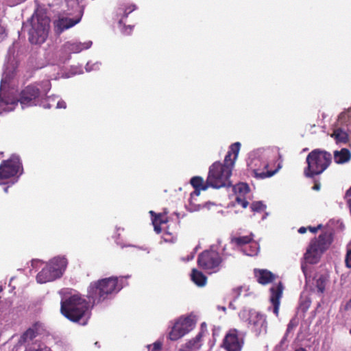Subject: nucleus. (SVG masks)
Listing matches in <instances>:
<instances>
[{
  "label": "nucleus",
  "instance_id": "49530a36",
  "mask_svg": "<svg viewBox=\"0 0 351 351\" xmlns=\"http://www.w3.org/2000/svg\"><path fill=\"white\" fill-rule=\"evenodd\" d=\"M249 202L247 200L243 199V208H247Z\"/></svg>",
  "mask_w": 351,
  "mask_h": 351
},
{
  "label": "nucleus",
  "instance_id": "c03bdc74",
  "mask_svg": "<svg viewBox=\"0 0 351 351\" xmlns=\"http://www.w3.org/2000/svg\"><path fill=\"white\" fill-rule=\"evenodd\" d=\"M344 308L346 311H349L351 309V298L347 302L344 306Z\"/></svg>",
  "mask_w": 351,
  "mask_h": 351
},
{
  "label": "nucleus",
  "instance_id": "6e6d98bb",
  "mask_svg": "<svg viewBox=\"0 0 351 351\" xmlns=\"http://www.w3.org/2000/svg\"><path fill=\"white\" fill-rule=\"evenodd\" d=\"M38 261H35V260L32 261V266H34V264H35L36 263H38Z\"/></svg>",
  "mask_w": 351,
  "mask_h": 351
},
{
  "label": "nucleus",
  "instance_id": "79ce46f5",
  "mask_svg": "<svg viewBox=\"0 0 351 351\" xmlns=\"http://www.w3.org/2000/svg\"><path fill=\"white\" fill-rule=\"evenodd\" d=\"M322 227V225L319 224V226H317V227H311V226H309L308 227V229L311 232L315 233L319 229H320Z\"/></svg>",
  "mask_w": 351,
  "mask_h": 351
},
{
  "label": "nucleus",
  "instance_id": "393cba45",
  "mask_svg": "<svg viewBox=\"0 0 351 351\" xmlns=\"http://www.w3.org/2000/svg\"><path fill=\"white\" fill-rule=\"evenodd\" d=\"M191 279L199 287H204L206 284V276L196 269L192 270Z\"/></svg>",
  "mask_w": 351,
  "mask_h": 351
},
{
  "label": "nucleus",
  "instance_id": "f03ea898",
  "mask_svg": "<svg viewBox=\"0 0 351 351\" xmlns=\"http://www.w3.org/2000/svg\"><path fill=\"white\" fill-rule=\"evenodd\" d=\"M123 277H109L92 282L88 288L87 297L90 301L99 304L122 288Z\"/></svg>",
  "mask_w": 351,
  "mask_h": 351
},
{
  "label": "nucleus",
  "instance_id": "412c9836",
  "mask_svg": "<svg viewBox=\"0 0 351 351\" xmlns=\"http://www.w3.org/2000/svg\"><path fill=\"white\" fill-rule=\"evenodd\" d=\"M228 248H231L234 251H241V237L232 235L230 243L223 247L224 254L231 256L233 253L230 252Z\"/></svg>",
  "mask_w": 351,
  "mask_h": 351
},
{
  "label": "nucleus",
  "instance_id": "6ab92c4d",
  "mask_svg": "<svg viewBox=\"0 0 351 351\" xmlns=\"http://www.w3.org/2000/svg\"><path fill=\"white\" fill-rule=\"evenodd\" d=\"M41 328V323H34L32 327L29 328L25 332H24L22 334L19 339V343H25L29 341L34 339L40 333Z\"/></svg>",
  "mask_w": 351,
  "mask_h": 351
},
{
  "label": "nucleus",
  "instance_id": "de8ad7c7",
  "mask_svg": "<svg viewBox=\"0 0 351 351\" xmlns=\"http://www.w3.org/2000/svg\"><path fill=\"white\" fill-rule=\"evenodd\" d=\"M319 189H320V184H319V183L315 184L313 186V190L318 191V190H319Z\"/></svg>",
  "mask_w": 351,
  "mask_h": 351
},
{
  "label": "nucleus",
  "instance_id": "39448f33",
  "mask_svg": "<svg viewBox=\"0 0 351 351\" xmlns=\"http://www.w3.org/2000/svg\"><path fill=\"white\" fill-rule=\"evenodd\" d=\"M331 160L332 156L329 152L319 149L313 150L306 157L307 167L304 169L305 176L313 178L314 176L321 174L330 165Z\"/></svg>",
  "mask_w": 351,
  "mask_h": 351
},
{
  "label": "nucleus",
  "instance_id": "1a4fd4ad",
  "mask_svg": "<svg viewBox=\"0 0 351 351\" xmlns=\"http://www.w3.org/2000/svg\"><path fill=\"white\" fill-rule=\"evenodd\" d=\"M195 326V321L192 316L180 317L169 332V338L171 341H177L191 331Z\"/></svg>",
  "mask_w": 351,
  "mask_h": 351
},
{
  "label": "nucleus",
  "instance_id": "f257e3e1",
  "mask_svg": "<svg viewBox=\"0 0 351 351\" xmlns=\"http://www.w3.org/2000/svg\"><path fill=\"white\" fill-rule=\"evenodd\" d=\"M240 145L239 142L232 144L225 156L224 163L215 162L209 167L207 177L208 183L210 184V187L219 189L231 185L229 178L237 158Z\"/></svg>",
  "mask_w": 351,
  "mask_h": 351
},
{
  "label": "nucleus",
  "instance_id": "13d9d810",
  "mask_svg": "<svg viewBox=\"0 0 351 351\" xmlns=\"http://www.w3.org/2000/svg\"><path fill=\"white\" fill-rule=\"evenodd\" d=\"M234 206H235L234 203H232V204H231V206H232V207H234Z\"/></svg>",
  "mask_w": 351,
  "mask_h": 351
},
{
  "label": "nucleus",
  "instance_id": "f8f14e48",
  "mask_svg": "<svg viewBox=\"0 0 351 351\" xmlns=\"http://www.w3.org/2000/svg\"><path fill=\"white\" fill-rule=\"evenodd\" d=\"M247 328L258 337L267 332V322L265 317L260 313L250 310L245 319Z\"/></svg>",
  "mask_w": 351,
  "mask_h": 351
},
{
  "label": "nucleus",
  "instance_id": "0eeeda50",
  "mask_svg": "<svg viewBox=\"0 0 351 351\" xmlns=\"http://www.w3.org/2000/svg\"><path fill=\"white\" fill-rule=\"evenodd\" d=\"M23 171L20 158L16 155H12L8 160H4L0 165V185L8 184L11 182L13 184L18 178V174H21Z\"/></svg>",
  "mask_w": 351,
  "mask_h": 351
},
{
  "label": "nucleus",
  "instance_id": "ea45409f",
  "mask_svg": "<svg viewBox=\"0 0 351 351\" xmlns=\"http://www.w3.org/2000/svg\"><path fill=\"white\" fill-rule=\"evenodd\" d=\"M6 36L5 30L3 27L0 26V41L3 40Z\"/></svg>",
  "mask_w": 351,
  "mask_h": 351
},
{
  "label": "nucleus",
  "instance_id": "b1692460",
  "mask_svg": "<svg viewBox=\"0 0 351 351\" xmlns=\"http://www.w3.org/2000/svg\"><path fill=\"white\" fill-rule=\"evenodd\" d=\"M350 158L351 154L350 151L346 148L334 152V160L337 164L346 163L350 160Z\"/></svg>",
  "mask_w": 351,
  "mask_h": 351
},
{
  "label": "nucleus",
  "instance_id": "a19ab883",
  "mask_svg": "<svg viewBox=\"0 0 351 351\" xmlns=\"http://www.w3.org/2000/svg\"><path fill=\"white\" fill-rule=\"evenodd\" d=\"M250 191V186L247 183L243 182V193H247Z\"/></svg>",
  "mask_w": 351,
  "mask_h": 351
},
{
  "label": "nucleus",
  "instance_id": "4c0bfd02",
  "mask_svg": "<svg viewBox=\"0 0 351 351\" xmlns=\"http://www.w3.org/2000/svg\"><path fill=\"white\" fill-rule=\"evenodd\" d=\"M345 263L347 267L351 268V248L347 252Z\"/></svg>",
  "mask_w": 351,
  "mask_h": 351
},
{
  "label": "nucleus",
  "instance_id": "4468645a",
  "mask_svg": "<svg viewBox=\"0 0 351 351\" xmlns=\"http://www.w3.org/2000/svg\"><path fill=\"white\" fill-rule=\"evenodd\" d=\"M283 289L284 287L281 282L274 285L270 288L271 295L269 300L273 305V312L276 316L278 315L280 300L282 296Z\"/></svg>",
  "mask_w": 351,
  "mask_h": 351
},
{
  "label": "nucleus",
  "instance_id": "c756f323",
  "mask_svg": "<svg viewBox=\"0 0 351 351\" xmlns=\"http://www.w3.org/2000/svg\"><path fill=\"white\" fill-rule=\"evenodd\" d=\"M199 348V346H196L194 343V341L191 339L185 343L181 345L180 348H179V351H192Z\"/></svg>",
  "mask_w": 351,
  "mask_h": 351
},
{
  "label": "nucleus",
  "instance_id": "4d7b16f0",
  "mask_svg": "<svg viewBox=\"0 0 351 351\" xmlns=\"http://www.w3.org/2000/svg\"><path fill=\"white\" fill-rule=\"evenodd\" d=\"M286 339H287V337H286V336H285V337L282 338V341H281V342H280V343H282L283 342H285V341Z\"/></svg>",
  "mask_w": 351,
  "mask_h": 351
},
{
  "label": "nucleus",
  "instance_id": "5fc2aeb1",
  "mask_svg": "<svg viewBox=\"0 0 351 351\" xmlns=\"http://www.w3.org/2000/svg\"><path fill=\"white\" fill-rule=\"evenodd\" d=\"M8 189H9V186L5 187L3 189L4 192L7 193L8 192Z\"/></svg>",
  "mask_w": 351,
  "mask_h": 351
},
{
  "label": "nucleus",
  "instance_id": "c9c22d12",
  "mask_svg": "<svg viewBox=\"0 0 351 351\" xmlns=\"http://www.w3.org/2000/svg\"><path fill=\"white\" fill-rule=\"evenodd\" d=\"M298 324V322L295 318H293L290 320L289 323L287 326V333L289 332L294 328H295Z\"/></svg>",
  "mask_w": 351,
  "mask_h": 351
},
{
  "label": "nucleus",
  "instance_id": "7ed1b4c3",
  "mask_svg": "<svg viewBox=\"0 0 351 351\" xmlns=\"http://www.w3.org/2000/svg\"><path fill=\"white\" fill-rule=\"evenodd\" d=\"M273 152L269 149L258 148L249 153L246 159L247 170L258 179H265L274 176L276 171H268Z\"/></svg>",
  "mask_w": 351,
  "mask_h": 351
},
{
  "label": "nucleus",
  "instance_id": "8fccbe9b",
  "mask_svg": "<svg viewBox=\"0 0 351 351\" xmlns=\"http://www.w3.org/2000/svg\"><path fill=\"white\" fill-rule=\"evenodd\" d=\"M351 196V186L350 189L346 191L345 197H350Z\"/></svg>",
  "mask_w": 351,
  "mask_h": 351
},
{
  "label": "nucleus",
  "instance_id": "680f3d73",
  "mask_svg": "<svg viewBox=\"0 0 351 351\" xmlns=\"http://www.w3.org/2000/svg\"><path fill=\"white\" fill-rule=\"evenodd\" d=\"M350 333L351 334V329L350 330Z\"/></svg>",
  "mask_w": 351,
  "mask_h": 351
},
{
  "label": "nucleus",
  "instance_id": "473e14b6",
  "mask_svg": "<svg viewBox=\"0 0 351 351\" xmlns=\"http://www.w3.org/2000/svg\"><path fill=\"white\" fill-rule=\"evenodd\" d=\"M253 212H261L266 208V205L262 201L254 202L250 206Z\"/></svg>",
  "mask_w": 351,
  "mask_h": 351
},
{
  "label": "nucleus",
  "instance_id": "423d86ee",
  "mask_svg": "<svg viewBox=\"0 0 351 351\" xmlns=\"http://www.w3.org/2000/svg\"><path fill=\"white\" fill-rule=\"evenodd\" d=\"M64 257H55L37 274L36 280L39 283H46L60 278L67 266Z\"/></svg>",
  "mask_w": 351,
  "mask_h": 351
},
{
  "label": "nucleus",
  "instance_id": "dca6fc26",
  "mask_svg": "<svg viewBox=\"0 0 351 351\" xmlns=\"http://www.w3.org/2000/svg\"><path fill=\"white\" fill-rule=\"evenodd\" d=\"M81 21V16L76 19L62 17L54 22V27L56 34H60L64 30L69 29Z\"/></svg>",
  "mask_w": 351,
  "mask_h": 351
},
{
  "label": "nucleus",
  "instance_id": "603ef678",
  "mask_svg": "<svg viewBox=\"0 0 351 351\" xmlns=\"http://www.w3.org/2000/svg\"><path fill=\"white\" fill-rule=\"evenodd\" d=\"M295 351H307L305 348H300L298 349H296Z\"/></svg>",
  "mask_w": 351,
  "mask_h": 351
},
{
  "label": "nucleus",
  "instance_id": "72a5a7b5",
  "mask_svg": "<svg viewBox=\"0 0 351 351\" xmlns=\"http://www.w3.org/2000/svg\"><path fill=\"white\" fill-rule=\"evenodd\" d=\"M311 306V300L308 298L302 299L300 303V308L304 313L306 312Z\"/></svg>",
  "mask_w": 351,
  "mask_h": 351
},
{
  "label": "nucleus",
  "instance_id": "4be33fe9",
  "mask_svg": "<svg viewBox=\"0 0 351 351\" xmlns=\"http://www.w3.org/2000/svg\"><path fill=\"white\" fill-rule=\"evenodd\" d=\"M149 213L152 217V223L154 230L157 234H160L162 231L160 226L167 222V217L164 214H156L154 211H150Z\"/></svg>",
  "mask_w": 351,
  "mask_h": 351
},
{
  "label": "nucleus",
  "instance_id": "2f4dec72",
  "mask_svg": "<svg viewBox=\"0 0 351 351\" xmlns=\"http://www.w3.org/2000/svg\"><path fill=\"white\" fill-rule=\"evenodd\" d=\"M233 191L236 195L235 200L238 204H241V183L239 182L233 186Z\"/></svg>",
  "mask_w": 351,
  "mask_h": 351
},
{
  "label": "nucleus",
  "instance_id": "09e8293b",
  "mask_svg": "<svg viewBox=\"0 0 351 351\" xmlns=\"http://www.w3.org/2000/svg\"><path fill=\"white\" fill-rule=\"evenodd\" d=\"M235 302V300H234L233 302H230V304H229V307L232 308V309H236V306H234V302Z\"/></svg>",
  "mask_w": 351,
  "mask_h": 351
},
{
  "label": "nucleus",
  "instance_id": "5701e85b",
  "mask_svg": "<svg viewBox=\"0 0 351 351\" xmlns=\"http://www.w3.org/2000/svg\"><path fill=\"white\" fill-rule=\"evenodd\" d=\"M255 274L258 282L262 285L268 284L274 278V275L266 269H260L258 271H255Z\"/></svg>",
  "mask_w": 351,
  "mask_h": 351
},
{
  "label": "nucleus",
  "instance_id": "f704fd0d",
  "mask_svg": "<svg viewBox=\"0 0 351 351\" xmlns=\"http://www.w3.org/2000/svg\"><path fill=\"white\" fill-rule=\"evenodd\" d=\"M149 349L152 348L151 351H160L162 348V343L160 341L154 342L152 345L148 346Z\"/></svg>",
  "mask_w": 351,
  "mask_h": 351
},
{
  "label": "nucleus",
  "instance_id": "58836bf2",
  "mask_svg": "<svg viewBox=\"0 0 351 351\" xmlns=\"http://www.w3.org/2000/svg\"><path fill=\"white\" fill-rule=\"evenodd\" d=\"M204 335V332L201 331L199 332L195 338H193L191 340L194 341V343L196 346H199L198 343L201 341L202 337Z\"/></svg>",
  "mask_w": 351,
  "mask_h": 351
},
{
  "label": "nucleus",
  "instance_id": "bf43d9fd",
  "mask_svg": "<svg viewBox=\"0 0 351 351\" xmlns=\"http://www.w3.org/2000/svg\"><path fill=\"white\" fill-rule=\"evenodd\" d=\"M58 107H62V106H60V103H59V102L58 103Z\"/></svg>",
  "mask_w": 351,
  "mask_h": 351
},
{
  "label": "nucleus",
  "instance_id": "052dcab7",
  "mask_svg": "<svg viewBox=\"0 0 351 351\" xmlns=\"http://www.w3.org/2000/svg\"><path fill=\"white\" fill-rule=\"evenodd\" d=\"M222 310L223 311H226V308L225 307H222Z\"/></svg>",
  "mask_w": 351,
  "mask_h": 351
},
{
  "label": "nucleus",
  "instance_id": "a211bd4d",
  "mask_svg": "<svg viewBox=\"0 0 351 351\" xmlns=\"http://www.w3.org/2000/svg\"><path fill=\"white\" fill-rule=\"evenodd\" d=\"M259 250L258 244L252 241V237H243V253L252 256L257 255Z\"/></svg>",
  "mask_w": 351,
  "mask_h": 351
},
{
  "label": "nucleus",
  "instance_id": "7c9ffc66",
  "mask_svg": "<svg viewBox=\"0 0 351 351\" xmlns=\"http://www.w3.org/2000/svg\"><path fill=\"white\" fill-rule=\"evenodd\" d=\"M16 104V101L14 98L10 97V96H5L4 93H0V106L3 105H14Z\"/></svg>",
  "mask_w": 351,
  "mask_h": 351
},
{
  "label": "nucleus",
  "instance_id": "bb28decb",
  "mask_svg": "<svg viewBox=\"0 0 351 351\" xmlns=\"http://www.w3.org/2000/svg\"><path fill=\"white\" fill-rule=\"evenodd\" d=\"M337 143H346L348 140V134L341 128H338L334 130L331 135Z\"/></svg>",
  "mask_w": 351,
  "mask_h": 351
},
{
  "label": "nucleus",
  "instance_id": "cd10ccee",
  "mask_svg": "<svg viewBox=\"0 0 351 351\" xmlns=\"http://www.w3.org/2000/svg\"><path fill=\"white\" fill-rule=\"evenodd\" d=\"M327 282V278L324 276H320L316 280V287L317 291L323 293L325 291L326 285Z\"/></svg>",
  "mask_w": 351,
  "mask_h": 351
},
{
  "label": "nucleus",
  "instance_id": "f3484780",
  "mask_svg": "<svg viewBox=\"0 0 351 351\" xmlns=\"http://www.w3.org/2000/svg\"><path fill=\"white\" fill-rule=\"evenodd\" d=\"M91 45V41L85 43L68 41L63 45L62 49L65 52L79 53L84 49H88Z\"/></svg>",
  "mask_w": 351,
  "mask_h": 351
},
{
  "label": "nucleus",
  "instance_id": "3c124183",
  "mask_svg": "<svg viewBox=\"0 0 351 351\" xmlns=\"http://www.w3.org/2000/svg\"><path fill=\"white\" fill-rule=\"evenodd\" d=\"M43 348H37V349H32V350H26V351H43Z\"/></svg>",
  "mask_w": 351,
  "mask_h": 351
},
{
  "label": "nucleus",
  "instance_id": "20e7f679",
  "mask_svg": "<svg viewBox=\"0 0 351 351\" xmlns=\"http://www.w3.org/2000/svg\"><path fill=\"white\" fill-rule=\"evenodd\" d=\"M89 308L88 302L79 295H73L61 302L60 312L72 322L87 323L86 317Z\"/></svg>",
  "mask_w": 351,
  "mask_h": 351
},
{
  "label": "nucleus",
  "instance_id": "2eb2a0df",
  "mask_svg": "<svg viewBox=\"0 0 351 351\" xmlns=\"http://www.w3.org/2000/svg\"><path fill=\"white\" fill-rule=\"evenodd\" d=\"M223 346L227 351H240L241 345L238 339L237 330H230L223 341Z\"/></svg>",
  "mask_w": 351,
  "mask_h": 351
},
{
  "label": "nucleus",
  "instance_id": "37998d69",
  "mask_svg": "<svg viewBox=\"0 0 351 351\" xmlns=\"http://www.w3.org/2000/svg\"><path fill=\"white\" fill-rule=\"evenodd\" d=\"M195 189L193 193H191V197H193V195L199 196L201 191H203L202 189Z\"/></svg>",
  "mask_w": 351,
  "mask_h": 351
},
{
  "label": "nucleus",
  "instance_id": "ddd939ff",
  "mask_svg": "<svg viewBox=\"0 0 351 351\" xmlns=\"http://www.w3.org/2000/svg\"><path fill=\"white\" fill-rule=\"evenodd\" d=\"M40 95L38 84H30L26 86L20 94L19 101L24 106L35 105L36 99Z\"/></svg>",
  "mask_w": 351,
  "mask_h": 351
},
{
  "label": "nucleus",
  "instance_id": "6e6552de",
  "mask_svg": "<svg viewBox=\"0 0 351 351\" xmlns=\"http://www.w3.org/2000/svg\"><path fill=\"white\" fill-rule=\"evenodd\" d=\"M330 243V236L327 233L322 234L318 238L312 240L304 254L306 262L310 264L318 263L321 255L328 247Z\"/></svg>",
  "mask_w": 351,
  "mask_h": 351
},
{
  "label": "nucleus",
  "instance_id": "a878e982",
  "mask_svg": "<svg viewBox=\"0 0 351 351\" xmlns=\"http://www.w3.org/2000/svg\"><path fill=\"white\" fill-rule=\"evenodd\" d=\"M190 183L194 189H200L203 191H206L210 186V184L208 183V178H206V182L204 179L200 176H194L191 180Z\"/></svg>",
  "mask_w": 351,
  "mask_h": 351
},
{
  "label": "nucleus",
  "instance_id": "a18cd8bd",
  "mask_svg": "<svg viewBox=\"0 0 351 351\" xmlns=\"http://www.w3.org/2000/svg\"><path fill=\"white\" fill-rule=\"evenodd\" d=\"M306 230L307 228H305V227H300L299 229H298V232L300 233V234H304L306 232Z\"/></svg>",
  "mask_w": 351,
  "mask_h": 351
},
{
  "label": "nucleus",
  "instance_id": "aec40b11",
  "mask_svg": "<svg viewBox=\"0 0 351 351\" xmlns=\"http://www.w3.org/2000/svg\"><path fill=\"white\" fill-rule=\"evenodd\" d=\"M136 9V5L132 3L121 4L117 10V17L119 19V24L123 23L124 20L128 15Z\"/></svg>",
  "mask_w": 351,
  "mask_h": 351
},
{
  "label": "nucleus",
  "instance_id": "9d476101",
  "mask_svg": "<svg viewBox=\"0 0 351 351\" xmlns=\"http://www.w3.org/2000/svg\"><path fill=\"white\" fill-rule=\"evenodd\" d=\"M49 30V19L42 18L34 23L29 31V40L32 44H42L47 36Z\"/></svg>",
  "mask_w": 351,
  "mask_h": 351
},
{
  "label": "nucleus",
  "instance_id": "9b49d317",
  "mask_svg": "<svg viewBox=\"0 0 351 351\" xmlns=\"http://www.w3.org/2000/svg\"><path fill=\"white\" fill-rule=\"evenodd\" d=\"M221 263V258L219 254L215 250H205L199 254L197 264L199 267L204 270L213 272L219 270Z\"/></svg>",
  "mask_w": 351,
  "mask_h": 351
},
{
  "label": "nucleus",
  "instance_id": "c85d7f7f",
  "mask_svg": "<svg viewBox=\"0 0 351 351\" xmlns=\"http://www.w3.org/2000/svg\"><path fill=\"white\" fill-rule=\"evenodd\" d=\"M338 119L341 123H346L347 122L351 123V108L341 112L339 115Z\"/></svg>",
  "mask_w": 351,
  "mask_h": 351
},
{
  "label": "nucleus",
  "instance_id": "e433bc0d",
  "mask_svg": "<svg viewBox=\"0 0 351 351\" xmlns=\"http://www.w3.org/2000/svg\"><path fill=\"white\" fill-rule=\"evenodd\" d=\"M121 25H123V29L121 30L122 33L125 34V35L131 34V33H132V32L133 30V27L134 26H132V25H126L124 22Z\"/></svg>",
  "mask_w": 351,
  "mask_h": 351
},
{
  "label": "nucleus",
  "instance_id": "864d4df0",
  "mask_svg": "<svg viewBox=\"0 0 351 351\" xmlns=\"http://www.w3.org/2000/svg\"><path fill=\"white\" fill-rule=\"evenodd\" d=\"M302 269L304 275L306 276V268L303 265H302Z\"/></svg>",
  "mask_w": 351,
  "mask_h": 351
}]
</instances>
